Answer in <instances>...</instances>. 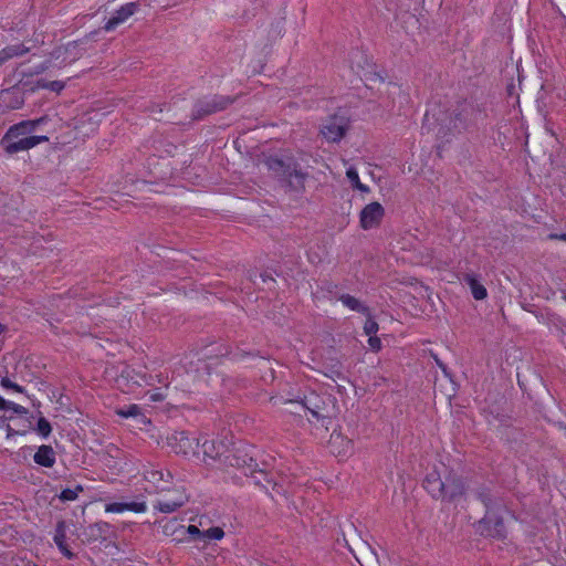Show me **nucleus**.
<instances>
[{"mask_svg":"<svg viewBox=\"0 0 566 566\" xmlns=\"http://www.w3.org/2000/svg\"><path fill=\"white\" fill-rule=\"evenodd\" d=\"M8 406H9V401H7L6 399H3L0 396V410H6Z\"/></svg>","mask_w":566,"mask_h":566,"instance_id":"obj_44","label":"nucleus"},{"mask_svg":"<svg viewBox=\"0 0 566 566\" xmlns=\"http://www.w3.org/2000/svg\"><path fill=\"white\" fill-rule=\"evenodd\" d=\"M559 238L566 240V234H562Z\"/></svg>","mask_w":566,"mask_h":566,"instance_id":"obj_49","label":"nucleus"},{"mask_svg":"<svg viewBox=\"0 0 566 566\" xmlns=\"http://www.w3.org/2000/svg\"><path fill=\"white\" fill-rule=\"evenodd\" d=\"M338 300L349 310L361 313L364 315H369V308L364 303H361L358 298L349 295L342 294Z\"/></svg>","mask_w":566,"mask_h":566,"instance_id":"obj_20","label":"nucleus"},{"mask_svg":"<svg viewBox=\"0 0 566 566\" xmlns=\"http://www.w3.org/2000/svg\"><path fill=\"white\" fill-rule=\"evenodd\" d=\"M30 51L29 46H25L22 43L12 44L3 48L0 51V65L13 59L15 56H21Z\"/></svg>","mask_w":566,"mask_h":566,"instance_id":"obj_17","label":"nucleus"},{"mask_svg":"<svg viewBox=\"0 0 566 566\" xmlns=\"http://www.w3.org/2000/svg\"><path fill=\"white\" fill-rule=\"evenodd\" d=\"M43 142H48L46 136H28L18 140L13 139L7 143L0 142V144L4 147V150L8 154L12 155L22 150L31 149Z\"/></svg>","mask_w":566,"mask_h":566,"instance_id":"obj_9","label":"nucleus"},{"mask_svg":"<svg viewBox=\"0 0 566 566\" xmlns=\"http://www.w3.org/2000/svg\"><path fill=\"white\" fill-rule=\"evenodd\" d=\"M1 386L7 389H13L17 392H23V387L19 386L18 384L11 381L9 378H3L1 380Z\"/></svg>","mask_w":566,"mask_h":566,"instance_id":"obj_37","label":"nucleus"},{"mask_svg":"<svg viewBox=\"0 0 566 566\" xmlns=\"http://www.w3.org/2000/svg\"><path fill=\"white\" fill-rule=\"evenodd\" d=\"M143 474L145 480L151 483L157 492L165 491L167 489L165 483H169L172 479L170 472L164 473L157 469H146Z\"/></svg>","mask_w":566,"mask_h":566,"instance_id":"obj_15","label":"nucleus"},{"mask_svg":"<svg viewBox=\"0 0 566 566\" xmlns=\"http://www.w3.org/2000/svg\"><path fill=\"white\" fill-rule=\"evenodd\" d=\"M178 531L181 533V535H190L191 537H202L203 538V532H201L196 525H189L185 527L184 525H179Z\"/></svg>","mask_w":566,"mask_h":566,"instance_id":"obj_31","label":"nucleus"},{"mask_svg":"<svg viewBox=\"0 0 566 566\" xmlns=\"http://www.w3.org/2000/svg\"><path fill=\"white\" fill-rule=\"evenodd\" d=\"M233 101L228 96L217 95L211 98L200 99L193 108V118L200 119L207 115L226 109Z\"/></svg>","mask_w":566,"mask_h":566,"instance_id":"obj_3","label":"nucleus"},{"mask_svg":"<svg viewBox=\"0 0 566 566\" xmlns=\"http://www.w3.org/2000/svg\"><path fill=\"white\" fill-rule=\"evenodd\" d=\"M33 460L39 465L52 468L55 464V452L51 446L43 444L39 447Z\"/></svg>","mask_w":566,"mask_h":566,"instance_id":"obj_16","label":"nucleus"},{"mask_svg":"<svg viewBox=\"0 0 566 566\" xmlns=\"http://www.w3.org/2000/svg\"><path fill=\"white\" fill-rule=\"evenodd\" d=\"M443 480L444 476L442 478V475L437 470H433L426 475L423 480V488L433 499L441 500L444 490Z\"/></svg>","mask_w":566,"mask_h":566,"instance_id":"obj_12","label":"nucleus"},{"mask_svg":"<svg viewBox=\"0 0 566 566\" xmlns=\"http://www.w3.org/2000/svg\"><path fill=\"white\" fill-rule=\"evenodd\" d=\"M175 493H176L175 501H170V500H166V499L158 500L154 504V507L161 513H172V512L177 511L179 507H181L188 501V496L184 491H180V490H176Z\"/></svg>","mask_w":566,"mask_h":566,"instance_id":"obj_14","label":"nucleus"},{"mask_svg":"<svg viewBox=\"0 0 566 566\" xmlns=\"http://www.w3.org/2000/svg\"><path fill=\"white\" fill-rule=\"evenodd\" d=\"M83 486L80 484L75 489H65L60 493L59 499L63 502L75 501L78 493L83 492Z\"/></svg>","mask_w":566,"mask_h":566,"instance_id":"obj_26","label":"nucleus"},{"mask_svg":"<svg viewBox=\"0 0 566 566\" xmlns=\"http://www.w3.org/2000/svg\"><path fill=\"white\" fill-rule=\"evenodd\" d=\"M565 301H566V296H564Z\"/></svg>","mask_w":566,"mask_h":566,"instance_id":"obj_51","label":"nucleus"},{"mask_svg":"<svg viewBox=\"0 0 566 566\" xmlns=\"http://www.w3.org/2000/svg\"><path fill=\"white\" fill-rule=\"evenodd\" d=\"M7 106L11 109H19L24 104V96L18 90L11 88L3 94Z\"/></svg>","mask_w":566,"mask_h":566,"instance_id":"obj_22","label":"nucleus"},{"mask_svg":"<svg viewBox=\"0 0 566 566\" xmlns=\"http://www.w3.org/2000/svg\"><path fill=\"white\" fill-rule=\"evenodd\" d=\"M169 444L176 453L184 455L197 454L200 447V439L191 437L185 431H180L171 434Z\"/></svg>","mask_w":566,"mask_h":566,"instance_id":"obj_4","label":"nucleus"},{"mask_svg":"<svg viewBox=\"0 0 566 566\" xmlns=\"http://www.w3.org/2000/svg\"><path fill=\"white\" fill-rule=\"evenodd\" d=\"M38 86L39 87H43V88H50V90L55 91V92H60L61 90H63L64 84L62 82H59V81H53V82H50V83H44V82L39 81L38 82Z\"/></svg>","mask_w":566,"mask_h":566,"instance_id":"obj_35","label":"nucleus"},{"mask_svg":"<svg viewBox=\"0 0 566 566\" xmlns=\"http://www.w3.org/2000/svg\"><path fill=\"white\" fill-rule=\"evenodd\" d=\"M463 282L469 285L471 293L475 300H484L488 296L486 289L478 281L474 274H464Z\"/></svg>","mask_w":566,"mask_h":566,"instance_id":"obj_18","label":"nucleus"},{"mask_svg":"<svg viewBox=\"0 0 566 566\" xmlns=\"http://www.w3.org/2000/svg\"><path fill=\"white\" fill-rule=\"evenodd\" d=\"M252 451L251 448L244 446L234 447L232 450L229 449L228 455H226V463L242 469L245 475L256 472L259 463L254 459Z\"/></svg>","mask_w":566,"mask_h":566,"instance_id":"obj_2","label":"nucleus"},{"mask_svg":"<svg viewBox=\"0 0 566 566\" xmlns=\"http://www.w3.org/2000/svg\"><path fill=\"white\" fill-rule=\"evenodd\" d=\"M36 431L40 436L46 438L50 436L52 427L45 418L41 417L36 424Z\"/></svg>","mask_w":566,"mask_h":566,"instance_id":"obj_29","label":"nucleus"},{"mask_svg":"<svg viewBox=\"0 0 566 566\" xmlns=\"http://www.w3.org/2000/svg\"><path fill=\"white\" fill-rule=\"evenodd\" d=\"M443 496H441L442 501H454L460 497L464 493V483L462 479L451 472H448L444 475L443 480Z\"/></svg>","mask_w":566,"mask_h":566,"instance_id":"obj_8","label":"nucleus"},{"mask_svg":"<svg viewBox=\"0 0 566 566\" xmlns=\"http://www.w3.org/2000/svg\"><path fill=\"white\" fill-rule=\"evenodd\" d=\"M224 536V532L220 527H210L203 532V538L209 539H221Z\"/></svg>","mask_w":566,"mask_h":566,"instance_id":"obj_32","label":"nucleus"},{"mask_svg":"<svg viewBox=\"0 0 566 566\" xmlns=\"http://www.w3.org/2000/svg\"><path fill=\"white\" fill-rule=\"evenodd\" d=\"M368 345L374 352H379L381 349V342L376 335L369 336Z\"/></svg>","mask_w":566,"mask_h":566,"instance_id":"obj_39","label":"nucleus"},{"mask_svg":"<svg viewBox=\"0 0 566 566\" xmlns=\"http://www.w3.org/2000/svg\"><path fill=\"white\" fill-rule=\"evenodd\" d=\"M438 364L442 368V370L446 373V367L441 363H439V361H438Z\"/></svg>","mask_w":566,"mask_h":566,"instance_id":"obj_48","label":"nucleus"},{"mask_svg":"<svg viewBox=\"0 0 566 566\" xmlns=\"http://www.w3.org/2000/svg\"><path fill=\"white\" fill-rule=\"evenodd\" d=\"M175 525H176V523H171V526H175ZM169 528H170V525H169V524H167V525L165 526V532L167 533Z\"/></svg>","mask_w":566,"mask_h":566,"instance_id":"obj_47","label":"nucleus"},{"mask_svg":"<svg viewBox=\"0 0 566 566\" xmlns=\"http://www.w3.org/2000/svg\"><path fill=\"white\" fill-rule=\"evenodd\" d=\"M54 543L56 546H62V544H65L66 539V523L65 521L61 520L56 523L55 526V534H54Z\"/></svg>","mask_w":566,"mask_h":566,"instance_id":"obj_25","label":"nucleus"},{"mask_svg":"<svg viewBox=\"0 0 566 566\" xmlns=\"http://www.w3.org/2000/svg\"><path fill=\"white\" fill-rule=\"evenodd\" d=\"M127 507L126 503L114 502L106 504L105 511L109 513H122L125 512Z\"/></svg>","mask_w":566,"mask_h":566,"instance_id":"obj_33","label":"nucleus"},{"mask_svg":"<svg viewBox=\"0 0 566 566\" xmlns=\"http://www.w3.org/2000/svg\"><path fill=\"white\" fill-rule=\"evenodd\" d=\"M353 188H355V189H357V190H359L361 192H366V193L370 191L369 187L364 185V184H361L360 181L356 186H354Z\"/></svg>","mask_w":566,"mask_h":566,"instance_id":"obj_42","label":"nucleus"},{"mask_svg":"<svg viewBox=\"0 0 566 566\" xmlns=\"http://www.w3.org/2000/svg\"><path fill=\"white\" fill-rule=\"evenodd\" d=\"M467 116L463 114V112H459L455 114L453 128L457 132H461L465 127Z\"/></svg>","mask_w":566,"mask_h":566,"instance_id":"obj_34","label":"nucleus"},{"mask_svg":"<svg viewBox=\"0 0 566 566\" xmlns=\"http://www.w3.org/2000/svg\"><path fill=\"white\" fill-rule=\"evenodd\" d=\"M117 415L124 418L137 417L140 415V408L137 405H130L127 408L118 409Z\"/></svg>","mask_w":566,"mask_h":566,"instance_id":"obj_30","label":"nucleus"},{"mask_svg":"<svg viewBox=\"0 0 566 566\" xmlns=\"http://www.w3.org/2000/svg\"><path fill=\"white\" fill-rule=\"evenodd\" d=\"M42 119L38 120H23L19 124L11 126L6 135L2 137L1 143H7L13 139H18L20 136H24L28 133H31Z\"/></svg>","mask_w":566,"mask_h":566,"instance_id":"obj_13","label":"nucleus"},{"mask_svg":"<svg viewBox=\"0 0 566 566\" xmlns=\"http://www.w3.org/2000/svg\"><path fill=\"white\" fill-rule=\"evenodd\" d=\"M304 407L306 409L310 410V412L315 417V418H321V417H325L323 413H322V408L319 406V398L317 396H312V397H308L305 399L304 401Z\"/></svg>","mask_w":566,"mask_h":566,"instance_id":"obj_24","label":"nucleus"},{"mask_svg":"<svg viewBox=\"0 0 566 566\" xmlns=\"http://www.w3.org/2000/svg\"><path fill=\"white\" fill-rule=\"evenodd\" d=\"M376 78H379V81H380V82H382V81H384V80H382V77H380V76H379V75H377V74H374L371 80H376Z\"/></svg>","mask_w":566,"mask_h":566,"instance_id":"obj_46","label":"nucleus"},{"mask_svg":"<svg viewBox=\"0 0 566 566\" xmlns=\"http://www.w3.org/2000/svg\"><path fill=\"white\" fill-rule=\"evenodd\" d=\"M256 485H260L265 491H269L270 488L274 489L276 486V483L273 481V479L269 475V473L265 471V469L256 468V472H251L249 474Z\"/></svg>","mask_w":566,"mask_h":566,"instance_id":"obj_19","label":"nucleus"},{"mask_svg":"<svg viewBox=\"0 0 566 566\" xmlns=\"http://www.w3.org/2000/svg\"><path fill=\"white\" fill-rule=\"evenodd\" d=\"M367 319L364 324V332L368 336L376 335L379 329L378 323L369 315H366Z\"/></svg>","mask_w":566,"mask_h":566,"instance_id":"obj_28","label":"nucleus"},{"mask_svg":"<svg viewBox=\"0 0 566 566\" xmlns=\"http://www.w3.org/2000/svg\"><path fill=\"white\" fill-rule=\"evenodd\" d=\"M269 170L280 177L290 190L300 192L305 188L307 172H304L300 165L291 157L271 156L265 160Z\"/></svg>","mask_w":566,"mask_h":566,"instance_id":"obj_1","label":"nucleus"},{"mask_svg":"<svg viewBox=\"0 0 566 566\" xmlns=\"http://www.w3.org/2000/svg\"><path fill=\"white\" fill-rule=\"evenodd\" d=\"M479 531L482 535L499 539L506 535L503 518L493 511H486L485 516L479 522Z\"/></svg>","mask_w":566,"mask_h":566,"instance_id":"obj_5","label":"nucleus"},{"mask_svg":"<svg viewBox=\"0 0 566 566\" xmlns=\"http://www.w3.org/2000/svg\"><path fill=\"white\" fill-rule=\"evenodd\" d=\"M7 409H11L18 415H25L28 412L27 408L11 401H9V406L7 407Z\"/></svg>","mask_w":566,"mask_h":566,"instance_id":"obj_40","label":"nucleus"},{"mask_svg":"<svg viewBox=\"0 0 566 566\" xmlns=\"http://www.w3.org/2000/svg\"><path fill=\"white\" fill-rule=\"evenodd\" d=\"M331 447L334 448L336 444L340 447L338 455H346L353 450V441L343 437L340 433H333L329 440Z\"/></svg>","mask_w":566,"mask_h":566,"instance_id":"obj_21","label":"nucleus"},{"mask_svg":"<svg viewBox=\"0 0 566 566\" xmlns=\"http://www.w3.org/2000/svg\"><path fill=\"white\" fill-rule=\"evenodd\" d=\"M139 9V2H128L122 6L115 14L104 24L106 32L115 30Z\"/></svg>","mask_w":566,"mask_h":566,"instance_id":"obj_10","label":"nucleus"},{"mask_svg":"<svg viewBox=\"0 0 566 566\" xmlns=\"http://www.w3.org/2000/svg\"><path fill=\"white\" fill-rule=\"evenodd\" d=\"M61 553L67 557L69 559L74 557V554L69 549L66 544H62V546H57Z\"/></svg>","mask_w":566,"mask_h":566,"instance_id":"obj_41","label":"nucleus"},{"mask_svg":"<svg viewBox=\"0 0 566 566\" xmlns=\"http://www.w3.org/2000/svg\"><path fill=\"white\" fill-rule=\"evenodd\" d=\"M346 176L349 179V181L352 182L353 187L356 186L360 181L358 172L355 167H349L346 171Z\"/></svg>","mask_w":566,"mask_h":566,"instance_id":"obj_38","label":"nucleus"},{"mask_svg":"<svg viewBox=\"0 0 566 566\" xmlns=\"http://www.w3.org/2000/svg\"><path fill=\"white\" fill-rule=\"evenodd\" d=\"M60 53H61V49H57L53 52V55H55L56 57L60 56Z\"/></svg>","mask_w":566,"mask_h":566,"instance_id":"obj_45","label":"nucleus"},{"mask_svg":"<svg viewBox=\"0 0 566 566\" xmlns=\"http://www.w3.org/2000/svg\"><path fill=\"white\" fill-rule=\"evenodd\" d=\"M260 277H261L262 282H264V283H266L268 281H274V279L268 273H261Z\"/></svg>","mask_w":566,"mask_h":566,"instance_id":"obj_43","label":"nucleus"},{"mask_svg":"<svg viewBox=\"0 0 566 566\" xmlns=\"http://www.w3.org/2000/svg\"><path fill=\"white\" fill-rule=\"evenodd\" d=\"M202 449L205 458H209L211 460H221L222 458H226L229 452V447L222 440L216 441V440H208L205 439L200 447ZM226 462V459H223Z\"/></svg>","mask_w":566,"mask_h":566,"instance_id":"obj_11","label":"nucleus"},{"mask_svg":"<svg viewBox=\"0 0 566 566\" xmlns=\"http://www.w3.org/2000/svg\"><path fill=\"white\" fill-rule=\"evenodd\" d=\"M475 494L476 497L484 504L486 511H492V495L490 491L485 488H481L476 491Z\"/></svg>","mask_w":566,"mask_h":566,"instance_id":"obj_27","label":"nucleus"},{"mask_svg":"<svg viewBox=\"0 0 566 566\" xmlns=\"http://www.w3.org/2000/svg\"><path fill=\"white\" fill-rule=\"evenodd\" d=\"M385 214V210L379 202L368 203L363 208L359 214L360 227L365 230L378 226Z\"/></svg>","mask_w":566,"mask_h":566,"instance_id":"obj_7","label":"nucleus"},{"mask_svg":"<svg viewBox=\"0 0 566 566\" xmlns=\"http://www.w3.org/2000/svg\"><path fill=\"white\" fill-rule=\"evenodd\" d=\"M348 129V120L344 116L334 115L329 117L321 128V133L328 142H339Z\"/></svg>","mask_w":566,"mask_h":566,"instance_id":"obj_6","label":"nucleus"},{"mask_svg":"<svg viewBox=\"0 0 566 566\" xmlns=\"http://www.w3.org/2000/svg\"><path fill=\"white\" fill-rule=\"evenodd\" d=\"M175 497H176V495H175V496H172V497H170L169 500H170V501H175Z\"/></svg>","mask_w":566,"mask_h":566,"instance_id":"obj_50","label":"nucleus"},{"mask_svg":"<svg viewBox=\"0 0 566 566\" xmlns=\"http://www.w3.org/2000/svg\"><path fill=\"white\" fill-rule=\"evenodd\" d=\"M96 34V31L90 33L87 36H85L82 40L70 42L65 45L64 52L72 55L71 61H75L78 59L82 54L78 52H75L77 48L86 42V40L92 39Z\"/></svg>","mask_w":566,"mask_h":566,"instance_id":"obj_23","label":"nucleus"},{"mask_svg":"<svg viewBox=\"0 0 566 566\" xmlns=\"http://www.w3.org/2000/svg\"><path fill=\"white\" fill-rule=\"evenodd\" d=\"M126 505L128 506L126 509V511H133L136 513H143L147 509L146 503H144V502H130V503H126Z\"/></svg>","mask_w":566,"mask_h":566,"instance_id":"obj_36","label":"nucleus"}]
</instances>
